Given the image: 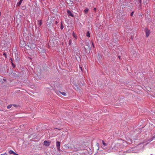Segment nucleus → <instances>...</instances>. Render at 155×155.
Instances as JSON below:
<instances>
[{
	"instance_id": "f257e3e1",
	"label": "nucleus",
	"mask_w": 155,
	"mask_h": 155,
	"mask_svg": "<svg viewBox=\"0 0 155 155\" xmlns=\"http://www.w3.org/2000/svg\"><path fill=\"white\" fill-rule=\"evenodd\" d=\"M145 30L146 33V37L147 38L149 36L150 33V31L147 28H145Z\"/></svg>"
},
{
	"instance_id": "f03ea898",
	"label": "nucleus",
	"mask_w": 155,
	"mask_h": 155,
	"mask_svg": "<svg viewBox=\"0 0 155 155\" xmlns=\"http://www.w3.org/2000/svg\"><path fill=\"white\" fill-rule=\"evenodd\" d=\"M51 142L50 141L45 140L44 142V144L45 146H48L50 145Z\"/></svg>"
},
{
	"instance_id": "7ed1b4c3",
	"label": "nucleus",
	"mask_w": 155,
	"mask_h": 155,
	"mask_svg": "<svg viewBox=\"0 0 155 155\" xmlns=\"http://www.w3.org/2000/svg\"><path fill=\"white\" fill-rule=\"evenodd\" d=\"M60 142L59 141H57L56 142V145L57 148V149L58 150H60Z\"/></svg>"
},
{
	"instance_id": "20e7f679",
	"label": "nucleus",
	"mask_w": 155,
	"mask_h": 155,
	"mask_svg": "<svg viewBox=\"0 0 155 155\" xmlns=\"http://www.w3.org/2000/svg\"><path fill=\"white\" fill-rule=\"evenodd\" d=\"M102 142L103 145L102 147L104 149H106V147L107 146V144L106 143H104L103 140H102Z\"/></svg>"
},
{
	"instance_id": "39448f33",
	"label": "nucleus",
	"mask_w": 155,
	"mask_h": 155,
	"mask_svg": "<svg viewBox=\"0 0 155 155\" xmlns=\"http://www.w3.org/2000/svg\"><path fill=\"white\" fill-rule=\"evenodd\" d=\"M68 14L69 16H70L72 17H74V15L71 12V11L69 10H68L67 11Z\"/></svg>"
},
{
	"instance_id": "423d86ee",
	"label": "nucleus",
	"mask_w": 155,
	"mask_h": 155,
	"mask_svg": "<svg viewBox=\"0 0 155 155\" xmlns=\"http://www.w3.org/2000/svg\"><path fill=\"white\" fill-rule=\"evenodd\" d=\"M150 14V11L148 10H147L145 11V15L146 16H148V15H149Z\"/></svg>"
},
{
	"instance_id": "0eeeda50",
	"label": "nucleus",
	"mask_w": 155,
	"mask_h": 155,
	"mask_svg": "<svg viewBox=\"0 0 155 155\" xmlns=\"http://www.w3.org/2000/svg\"><path fill=\"white\" fill-rule=\"evenodd\" d=\"M38 24L39 26H40L42 24V21L41 20L38 21Z\"/></svg>"
},
{
	"instance_id": "6e6552de",
	"label": "nucleus",
	"mask_w": 155,
	"mask_h": 155,
	"mask_svg": "<svg viewBox=\"0 0 155 155\" xmlns=\"http://www.w3.org/2000/svg\"><path fill=\"white\" fill-rule=\"evenodd\" d=\"M89 11V9L88 8H86L84 11V12L85 14H87V12H88V11Z\"/></svg>"
},
{
	"instance_id": "1a4fd4ad",
	"label": "nucleus",
	"mask_w": 155,
	"mask_h": 155,
	"mask_svg": "<svg viewBox=\"0 0 155 155\" xmlns=\"http://www.w3.org/2000/svg\"><path fill=\"white\" fill-rule=\"evenodd\" d=\"M23 0H20L19 2L18 3H17V6H20V5L21 4V2Z\"/></svg>"
},
{
	"instance_id": "9d476101",
	"label": "nucleus",
	"mask_w": 155,
	"mask_h": 155,
	"mask_svg": "<svg viewBox=\"0 0 155 155\" xmlns=\"http://www.w3.org/2000/svg\"><path fill=\"white\" fill-rule=\"evenodd\" d=\"M8 152L10 154H13L14 155L15 153V152L12 150H10Z\"/></svg>"
},
{
	"instance_id": "9b49d317",
	"label": "nucleus",
	"mask_w": 155,
	"mask_h": 155,
	"mask_svg": "<svg viewBox=\"0 0 155 155\" xmlns=\"http://www.w3.org/2000/svg\"><path fill=\"white\" fill-rule=\"evenodd\" d=\"M21 43H23V45L21 44V45H20L21 47L24 46V45L25 44V42L23 41H21Z\"/></svg>"
},
{
	"instance_id": "f8f14e48",
	"label": "nucleus",
	"mask_w": 155,
	"mask_h": 155,
	"mask_svg": "<svg viewBox=\"0 0 155 155\" xmlns=\"http://www.w3.org/2000/svg\"><path fill=\"white\" fill-rule=\"evenodd\" d=\"M86 36L87 37H90V34L89 33V31H88L87 34H86Z\"/></svg>"
},
{
	"instance_id": "ddd939ff",
	"label": "nucleus",
	"mask_w": 155,
	"mask_h": 155,
	"mask_svg": "<svg viewBox=\"0 0 155 155\" xmlns=\"http://www.w3.org/2000/svg\"><path fill=\"white\" fill-rule=\"evenodd\" d=\"M12 106H13V105L12 104H10L9 105H8L7 107V108L8 109H9L10 108H11L12 107Z\"/></svg>"
},
{
	"instance_id": "4468645a",
	"label": "nucleus",
	"mask_w": 155,
	"mask_h": 155,
	"mask_svg": "<svg viewBox=\"0 0 155 155\" xmlns=\"http://www.w3.org/2000/svg\"><path fill=\"white\" fill-rule=\"evenodd\" d=\"M153 140H155V135L153 136L152 138L150 139V142Z\"/></svg>"
},
{
	"instance_id": "2eb2a0df",
	"label": "nucleus",
	"mask_w": 155,
	"mask_h": 155,
	"mask_svg": "<svg viewBox=\"0 0 155 155\" xmlns=\"http://www.w3.org/2000/svg\"><path fill=\"white\" fill-rule=\"evenodd\" d=\"M60 93L63 96H65L66 95V94L64 92H60Z\"/></svg>"
},
{
	"instance_id": "dca6fc26",
	"label": "nucleus",
	"mask_w": 155,
	"mask_h": 155,
	"mask_svg": "<svg viewBox=\"0 0 155 155\" xmlns=\"http://www.w3.org/2000/svg\"><path fill=\"white\" fill-rule=\"evenodd\" d=\"M63 28H64V26L62 24V23L61 22V29L62 30L63 29Z\"/></svg>"
},
{
	"instance_id": "f3484780",
	"label": "nucleus",
	"mask_w": 155,
	"mask_h": 155,
	"mask_svg": "<svg viewBox=\"0 0 155 155\" xmlns=\"http://www.w3.org/2000/svg\"><path fill=\"white\" fill-rule=\"evenodd\" d=\"M73 35L74 36V38H76V36L75 35V33H74V32H73Z\"/></svg>"
},
{
	"instance_id": "a211bd4d",
	"label": "nucleus",
	"mask_w": 155,
	"mask_h": 155,
	"mask_svg": "<svg viewBox=\"0 0 155 155\" xmlns=\"http://www.w3.org/2000/svg\"><path fill=\"white\" fill-rule=\"evenodd\" d=\"M94 10L95 11L94 13V14H95V12H96V8H94Z\"/></svg>"
},
{
	"instance_id": "6ab92c4d",
	"label": "nucleus",
	"mask_w": 155,
	"mask_h": 155,
	"mask_svg": "<svg viewBox=\"0 0 155 155\" xmlns=\"http://www.w3.org/2000/svg\"><path fill=\"white\" fill-rule=\"evenodd\" d=\"M3 55H4L5 57H6V54L5 53H3Z\"/></svg>"
},
{
	"instance_id": "aec40b11",
	"label": "nucleus",
	"mask_w": 155,
	"mask_h": 155,
	"mask_svg": "<svg viewBox=\"0 0 155 155\" xmlns=\"http://www.w3.org/2000/svg\"><path fill=\"white\" fill-rule=\"evenodd\" d=\"M134 12H132L130 14V15L131 16H132Z\"/></svg>"
},
{
	"instance_id": "412c9836",
	"label": "nucleus",
	"mask_w": 155,
	"mask_h": 155,
	"mask_svg": "<svg viewBox=\"0 0 155 155\" xmlns=\"http://www.w3.org/2000/svg\"><path fill=\"white\" fill-rule=\"evenodd\" d=\"M138 1L140 3V4H141V2H142V1H141V0H138Z\"/></svg>"
},
{
	"instance_id": "4be33fe9",
	"label": "nucleus",
	"mask_w": 155,
	"mask_h": 155,
	"mask_svg": "<svg viewBox=\"0 0 155 155\" xmlns=\"http://www.w3.org/2000/svg\"><path fill=\"white\" fill-rule=\"evenodd\" d=\"M79 67H80V69H81V71H82V68L80 66Z\"/></svg>"
},
{
	"instance_id": "5701e85b",
	"label": "nucleus",
	"mask_w": 155,
	"mask_h": 155,
	"mask_svg": "<svg viewBox=\"0 0 155 155\" xmlns=\"http://www.w3.org/2000/svg\"><path fill=\"white\" fill-rule=\"evenodd\" d=\"M13 106H14L15 107H16L17 106V105L15 104H13Z\"/></svg>"
},
{
	"instance_id": "b1692460",
	"label": "nucleus",
	"mask_w": 155,
	"mask_h": 155,
	"mask_svg": "<svg viewBox=\"0 0 155 155\" xmlns=\"http://www.w3.org/2000/svg\"><path fill=\"white\" fill-rule=\"evenodd\" d=\"M12 66L14 67H15V66L14 65V64H13V63H12Z\"/></svg>"
},
{
	"instance_id": "393cba45",
	"label": "nucleus",
	"mask_w": 155,
	"mask_h": 155,
	"mask_svg": "<svg viewBox=\"0 0 155 155\" xmlns=\"http://www.w3.org/2000/svg\"><path fill=\"white\" fill-rule=\"evenodd\" d=\"M67 147L68 148H70L69 146H68V145H67Z\"/></svg>"
},
{
	"instance_id": "a878e982",
	"label": "nucleus",
	"mask_w": 155,
	"mask_h": 155,
	"mask_svg": "<svg viewBox=\"0 0 155 155\" xmlns=\"http://www.w3.org/2000/svg\"><path fill=\"white\" fill-rule=\"evenodd\" d=\"M0 155H7L6 154V153H4L3 154H1Z\"/></svg>"
},
{
	"instance_id": "bb28decb",
	"label": "nucleus",
	"mask_w": 155,
	"mask_h": 155,
	"mask_svg": "<svg viewBox=\"0 0 155 155\" xmlns=\"http://www.w3.org/2000/svg\"><path fill=\"white\" fill-rule=\"evenodd\" d=\"M3 80L5 81H6V79L5 78H3Z\"/></svg>"
},
{
	"instance_id": "cd10ccee",
	"label": "nucleus",
	"mask_w": 155,
	"mask_h": 155,
	"mask_svg": "<svg viewBox=\"0 0 155 155\" xmlns=\"http://www.w3.org/2000/svg\"><path fill=\"white\" fill-rule=\"evenodd\" d=\"M148 88H149V89L148 90L149 91L150 90H151V88H150V87H148Z\"/></svg>"
},
{
	"instance_id": "c85d7f7f",
	"label": "nucleus",
	"mask_w": 155,
	"mask_h": 155,
	"mask_svg": "<svg viewBox=\"0 0 155 155\" xmlns=\"http://www.w3.org/2000/svg\"><path fill=\"white\" fill-rule=\"evenodd\" d=\"M28 48H31V47H29V45H28Z\"/></svg>"
},
{
	"instance_id": "c756f323",
	"label": "nucleus",
	"mask_w": 155,
	"mask_h": 155,
	"mask_svg": "<svg viewBox=\"0 0 155 155\" xmlns=\"http://www.w3.org/2000/svg\"><path fill=\"white\" fill-rule=\"evenodd\" d=\"M58 23V21H56V22H55V23H56V24H57Z\"/></svg>"
},
{
	"instance_id": "7c9ffc66",
	"label": "nucleus",
	"mask_w": 155,
	"mask_h": 155,
	"mask_svg": "<svg viewBox=\"0 0 155 155\" xmlns=\"http://www.w3.org/2000/svg\"><path fill=\"white\" fill-rule=\"evenodd\" d=\"M11 61L12 62L13 61V60L12 58L11 59Z\"/></svg>"
},
{
	"instance_id": "2f4dec72",
	"label": "nucleus",
	"mask_w": 155,
	"mask_h": 155,
	"mask_svg": "<svg viewBox=\"0 0 155 155\" xmlns=\"http://www.w3.org/2000/svg\"><path fill=\"white\" fill-rule=\"evenodd\" d=\"M71 40H70L69 41V43H71Z\"/></svg>"
},
{
	"instance_id": "473e14b6",
	"label": "nucleus",
	"mask_w": 155,
	"mask_h": 155,
	"mask_svg": "<svg viewBox=\"0 0 155 155\" xmlns=\"http://www.w3.org/2000/svg\"><path fill=\"white\" fill-rule=\"evenodd\" d=\"M97 146H99V144L98 143H97Z\"/></svg>"
},
{
	"instance_id": "72a5a7b5",
	"label": "nucleus",
	"mask_w": 155,
	"mask_h": 155,
	"mask_svg": "<svg viewBox=\"0 0 155 155\" xmlns=\"http://www.w3.org/2000/svg\"><path fill=\"white\" fill-rule=\"evenodd\" d=\"M92 45H93V46H94V45H93V42H92Z\"/></svg>"
},
{
	"instance_id": "f704fd0d",
	"label": "nucleus",
	"mask_w": 155,
	"mask_h": 155,
	"mask_svg": "<svg viewBox=\"0 0 155 155\" xmlns=\"http://www.w3.org/2000/svg\"><path fill=\"white\" fill-rule=\"evenodd\" d=\"M34 45L35 46V45Z\"/></svg>"
}]
</instances>
